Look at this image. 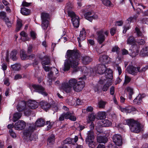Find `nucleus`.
<instances>
[{
    "label": "nucleus",
    "mask_w": 148,
    "mask_h": 148,
    "mask_svg": "<svg viewBox=\"0 0 148 148\" xmlns=\"http://www.w3.org/2000/svg\"><path fill=\"white\" fill-rule=\"evenodd\" d=\"M51 106L50 107L54 111V112H56L58 109V107L54 101H52L51 103Z\"/></svg>",
    "instance_id": "nucleus-37"
},
{
    "label": "nucleus",
    "mask_w": 148,
    "mask_h": 148,
    "mask_svg": "<svg viewBox=\"0 0 148 148\" xmlns=\"http://www.w3.org/2000/svg\"><path fill=\"white\" fill-rule=\"evenodd\" d=\"M105 76L106 79H104V80H106L107 79H109V82H111V80H112L113 78L112 71L109 69H107L106 70L105 73Z\"/></svg>",
    "instance_id": "nucleus-18"
},
{
    "label": "nucleus",
    "mask_w": 148,
    "mask_h": 148,
    "mask_svg": "<svg viewBox=\"0 0 148 148\" xmlns=\"http://www.w3.org/2000/svg\"><path fill=\"white\" fill-rule=\"evenodd\" d=\"M9 132L10 136L13 138H15L16 137L15 133L14 132L12 129H10L9 130Z\"/></svg>",
    "instance_id": "nucleus-57"
},
{
    "label": "nucleus",
    "mask_w": 148,
    "mask_h": 148,
    "mask_svg": "<svg viewBox=\"0 0 148 148\" xmlns=\"http://www.w3.org/2000/svg\"><path fill=\"white\" fill-rule=\"evenodd\" d=\"M116 29L115 28H112L110 30V33L111 35L113 36L115 34Z\"/></svg>",
    "instance_id": "nucleus-64"
},
{
    "label": "nucleus",
    "mask_w": 148,
    "mask_h": 148,
    "mask_svg": "<svg viewBox=\"0 0 148 148\" xmlns=\"http://www.w3.org/2000/svg\"><path fill=\"white\" fill-rule=\"evenodd\" d=\"M97 141L99 143H106L108 140L107 138L106 137L102 136H98L97 137Z\"/></svg>",
    "instance_id": "nucleus-32"
},
{
    "label": "nucleus",
    "mask_w": 148,
    "mask_h": 148,
    "mask_svg": "<svg viewBox=\"0 0 148 148\" xmlns=\"http://www.w3.org/2000/svg\"><path fill=\"white\" fill-rule=\"evenodd\" d=\"M22 26V24L21 21L20 20H17V21L16 27V31L18 32L20 30Z\"/></svg>",
    "instance_id": "nucleus-45"
},
{
    "label": "nucleus",
    "mask_w": 148,
    "mask_h": 148,
    "mask_svg": "<svg viewBox=\"0 0 148 148\" xmlns=\"http://www.w3.org/2000/svg\"><path fill=\"white\" fill-rule=\"evenodd\" d=\"M125 124L129 126L131 131L135 133H138L140 131L143 126H141L140 123L137 121L133 119H129L127 120L125 122Z\"/></svg>",
    "instance_id": "nucleus-3"
},
{
    "label": "nucleus",
    "mask_w": 148,
    "mask_h": 148,
    "mask_svg": "<svg viewBox=\"0 0 148 148\" xmlns=\"http://www.w3.org/2000/svg\"><path fill=\"white\" fill-rule=\"evenodd\" d=\"M16 50L12 51L10 54V58L13 60H16Z\"/></svg>",
    "instance_id": "nucleus-46"
},
{
    "label": "nucleus",
    "mask_w": 148,
    "mask_h": 148,
    "mask_svg": "<svg viewBox=\"0 0 148 148\" xmlns=\"http://www.w3.org/2000/svg\"><path fill=\"white\" fill-rule=\"evenodd\" d=\"M112 140L115 145L119 146L121 145L122 143V139L120 135L116 134L113 136Z\"/></svg>",
    "instance_id": "nucleus-12"
},
{
    "label": "nucleus",
    "mask_w": 148,
    "mask_h": 148,
    "mask_svg": "<svg viewBox=\"0 0 148 148\" xmlns=\"http://www.w3.org/2000/svg\"><path fill=\"white\" fill-rule=\"evenodd\" d=\"M77 82L78 81L76 79L72 78L69 80L67 82L72 88V87L73 88V86L76 85Z\"/></svg>",
    "instance_id": "nucleus-36"
},
{
    "label": "nucleus",
    "mask_w": 148,
    "mask_h": 148,
    "mask_svg": "<svg viewBox=\"0 0 148 148\" xmlns=\"http://www.w3.org/2000/svg\"><path fill=\"white\" fill-rule=\"evenodd\" d=\"M109 57L107 55L101 56L99 59V61L101 63H106L108 62Z\"/></svg>",
    "instance_id": "nucleus-27"
},
{
    "label": "nucleus",
    "mask_w": 148,
    "mask_h": 148,
    "mask_svg": "<svg viewBox=\"0 0 148 148\" xmlns=\"http://www.w3.org/2000/svg\"><path fill=\"white\" fill-rule=\"evenodd\" d=\"M108 31L101 29L97 32V40L99 44H102L105 40L106 37L108 36Z\"/></svg>",
    "instance_id": "nucleus-4"
},
{
    "label": "nucleus",
    "mask_w": 148,
    "mask_h": 148,
    "mask_svg": "<svg viewBox=\"0 0 148 148\" xmlns=\"http://www.w3.org/2000/svg\"><path fill=\"white\" fill-rule=\"evenodd\" d=\"M92 15V12H88L84 14V16L86 19L90 21H91L94 19H96L98 18V16L96 15H94L91 16Z\"/></svg>",
    "instance_id": "nucleus-17"
},
{
    "label": "nucleus",
    "mask_w": 148,
    "mask_h": 148,
    "mask_svg": "<svg viewBox=\"0 0 148 148\" xmlns=\"http://www.w3.org/2000/svg\"><path fill=\"white\" fill-rule=\"evenodd\" d=\"M22 115L21 114L17 112L14 114L13 117V122H15L19 119L21 116Z\"/></svg>",
    "instance_id": "nucleus-41"
},
{
    "label": "nucleus",
    "mask_w": 148,
    "mask_h": 148,
    "mask_svg": "<svg viewBox=\"0 0 148 148\" xmlns=\"http://www.w3.org/2000/svg\"><path fill=\"white\" fill-rule=\"evenodd\" d=\"M30 34L31 37L33 40H35L36 39V34L34 32L32 31L30 32Z\"/></svg>",
    "instance_id": "nucleus-55"
},
{
    "label": "nucleus",
    "mask_w": 148,
    "mask_h": 148,
    "mask_svg": "<svg viewBox=\"0 0 148 148\" xmlns=\"http://www.w3.org/2000/svg\"><path fill=\"white\" fill-rule=\"evenodd\" d=\"M127 44L129 45H134L136 42V40L133 36H130L127 39Z\"/></svg>",
    "instance_id": "nucleus-28"
},
{
    "label": "nucleus",
    "mask_w": 148,
    "mask_h": 148,
    "mask_svg": "<svg viewBox=\"0 0 148 148\" xmlns=\"http://www.w3.org/2000/svg\"><path fill=\"white\" fill-rule=\"evenodd\" d=\"M71 67V65H70L69 62L68 60L67 62H64V66L62 68V70L64 71H68L70 69Z\"/></svg>",
    "instance_id": "nucleus-31"
},
{
    "label": "nucleus",
    "mask_w": 148,
    "mask_h": 148,
    "mask_svg": "<svg viewBox=\"0 0 148 148\" xmlns=\"http://www.w3.org/2000/svg\"><path fill=\"white\" fill-rule=\"evenodd\" d=\"M78 139V137L76 136H75L74 138H67L62 142V144H74V143H76Z\"/></svg>",
    "instance_id": "nucleus-11"
},
{
    "label": "nucleus",
    "mask_w": 148,
    "mask_h": 148,
    "mask_svg": "<svg viewBox=\"0 0 148 148\" xmlns=\"http://www.w3.org/2000/svg\"><path fill=\"white\" fill-rule=\"evenodd\" d=\"M66 55L69 58L68 61L71 67L74 69L73 72L78 71L79 69L78 66L79 64L81 56L79 51L76 49L68 50L67 51Z\"/></svg>",
    "instance_id": "nucleus-2"
},
{
    "label": "nucleus",
    "mask_w": 148,
    "mask_h": 148,
    "mask_svg": "<svg viewBox=\"0 0 148 148\" xmlns=\"http://www.w3.org/2000/svg\"><path fill=\"white\" fill-rule=\"evenodd\" d=\"M45 121L40 118L36 121L35 125L34 124H29L27 125L23 133L25 139L30 140H36L38 138L37 135L34 133V131L36 130V126L38 127H43L45 125Z\"/></svg>",
    "instance_id": "nucleus-1"
},
{
    "label": "nucleus",
    "mask_w": 148,
    "mask_h": 148,
    "mask_svg": "<svg viewBox=\"0 0 148 148\" xmlns=\"http://www.w3.org/2000/svg\"><path fill=\"white\" fill-rule=\"evenodd\" d=\"M68 14L71 17V20L74 27L77 28L78 27L79 24V17L73 12H69Z\"/></svg>",
    "instance_id": "nucleus-7"
},
{
    "label": "nucleus",
    "mask_w": 148,
    "mask_h": 148,
    "mask_svg": "<svg viewBox=\"0 0 148 148\" xmlns=\"http://www.w3.org/2000/svg\"><path fill=\"white\" fill-rule=\"evenodd\" d=\"M107 70L106 67L105 65L103 64H99L97 67L96 70V73L100 74H102L106 72Z\"/></svg>",
    "instance_id": "nucleus-14"
},
{
    "label": "nucleus",
    "mask_w": 148,
    "mask_h": 148,
    "mask_svg": "<svg viewBox=\"0 0 148 148\" xmlns=\"http://www.w3.org/2000/svg\"><path fill=\"white\" fill-rule=\"evenodd\" d=\"M71 114L69 112H67L66 113H63L60 115L59 118V120L60 121H63L65 119H68V118L70 116Z\"/></svg>",
    "instance_id": "nucleus-22"
},
{
    "label": "nucleus",
    "mask_w": 148,
    "mask_h": 148,
    "mask_svg": "<svg viewBox=\"0 0 148 148\" xmlns=\"http://www.w3.org/2000/svg\"><path fill=\"white\" fill-rule=\"evenodd\" d=\"M44 70L47 72L49 71L50 70H51L52 68H50L48 66H46L45 65L42 66Z\"/></svg>",
    "instance_id": "nucleus-61"
},
{
    "label": "nucleus",
    "mask_w": 148,
    "mask_h": 148,
    "mask_svg": "<svg viewBox=\"0 0 148 148\" xmlns=\"http://www.w3.org/2000/svg\"><path fill=\"white\" fill-rule=\"evenodd\" d=\"M91 59L89 57L86 56L83 57L82 59L83 63L86 64L89 63L91 61Z\"/></svg>",
    "instance_id": "nucleus-42"
},
{
    "label": "nucleus",
    "mask_w": 148,
    "mask_h": 148,
    "mask_svg": "<svg viewBox=\"0 0 148 148\" xmlns=\"http://www.w3.org/2000/svg\"><path fill=\"white\" fill-rule=\"evenodd\" d=\"M46 124L47 125V130H48L51 128L53 123L52 122L51 123L50 121H47L46 122Z\"/></svg>",
    "instance_id": "nucleus-51"
},
{
    "label": "nucleus",
    "mask_w": 148,
    "mask_h": 148,
    "mask_svg": "<svg viewBox=\"0 0 148 148\" xmlns=\"http://www.w3.org/2000/svg\"><path fill=\"white\" fill-rule=\"evenodd\" d=\"M86 38V32L85 30L83 29L80 32L79 37L77 38V39L81 40H84Z\"/></svg>",
    "instance_id": "nucleus-25"
},
{
    "label": "nucleus",
    "mask_w": 148,
    "mask_h": 148,
    "mask_svg": "<svg viewBox=\"0 0 148 148\" xmlns=\"http://www.w3.org/2000/svg\"><path fill=\"white\" fill-rule=\"evenodd\" d=\"M55 136L53 134L51 135L48 138L47 144L49 145H52L55 143Z\"/></svg>",
    "instance_id": "nucleus-23"
},
{
    "label": "nucleus",
    "mask_w": 148,
    "mask_h": 148,
    "mask_svg": "<svg viewBox=\"0 0 148 148\" xmlns=\"http://www.w3.org/2000/svg\"><path fill=\"white\" fill-rule=\"evenodd\" d=\"M101 125L103 127H108L111 124V122L108 120H104L102 121Z\"/></svg>",
    "instance_id": "nucleus-40"
},
{
    "label": "nucleus",
    "mask_w": 148,
    "mask_h": 148,
    "mask_svg": "<svg viewBox=\"0 0 148 148\" xmlns=\"http://www.w3.org/2000/svg\"><path fill=\"white\" fill-rule=\"evenodd\" d=\"M21 12L23 15H27L30 14V10L25 8H21Z\"/></svg>",
    "instance_id": "nucleus-35"
},
{
    "label": "nucleus",
    "mask_w": 148,
    "mask_h": 148,
    "mask_svg": "<svg viewBox=\"0 0 148 148\" xmlns=\"http://www.w3.org/2000/svg\"><path fill=\"white\" fill-rule=\"evenodd\" d=\"M141 96L138 95L134 100V103L138 105H141L143 102V101L141 99Z\"/></svg>",
    "instance_id": "nucleus-29"
},
{
    "label": "nucleus",
    "mask_w": 148,
    "mask_h": 148,
    "mask_svg": "<svg viewBox=\"0 0 148 148\" xmlns=\"http://www.w3.org/2000/svg\"><path fill=\"white\" fill-rule=\"evenodd\" d=\"M107 103V101L100 100L98 101L97 106L99 108L104 109L105 108V105Z\"/></svg>",
    "instance_id": "nucleus-30"
},
{
    "label": "nucleus",
    "mask_w": 148,
    "mask_h": 148,
    "mask_svg": "<svg viewBox=\"0 0 148 148\" xmlns=\"http://www.w3.org/2000/svg\"><path fill=\"white\" fill-rule=\"evenodd\" d=\"M126 91L128 94V98L129 99H132V95L134 94L133 89L130 87H128L126 88Z\"/></svg>",
    "instance_id": "nucleus-26"
},
{
    "label": "nucleus",
    "mask_w": 148,
    "mask_h": 148,
    "mask_svg": "<svg viewBox=\"0 0 148 148\" xmlns=\"http://www.w3.org/2000/svg\"><path fill=\"white\" fill-rule=\"evenodd\" d=\"M70 113L71 114L70 116H69V117L68 118V119H69L70 120L73 121H75L76 120V118L74 116L72 115V113L70 112Z\"/></svg>",
    "instance_id": "nucleus-59"
},
{
    "label": "nucleus",
    "mask_w": 148,
    "mask_h": 148,
    "mask_svg": "<svg viewBox=\"0 0 148 148\" xmlns=\"http://www.w3.org/2000/svg\"><path fill=\"white\" fill-rule=\"evenodd\" d=\"M41 63L42 66L49 65L50 63V60L49 58L46 57H44L42 59Z\"/></svg>",
    "instance_id": "nucleus-33"
},
{
    "label": "nucleus",
    "mask_w": 148,
    "mask_h": 148,
    "mask_svg": "<svg viewBox=\"0 0 148 148\" xmlns=\"http://www.w3.org/2000/svg\"><path fill=\"white\" fill-rule=\"evenodd\" d=\"M95 117V115L93 113L90 114L88 116L89 119L90 121H94Z\"/></svg>",
    "instance_id": "nucleus-53"
},
{
    "label": "nucleus",
    "mask_w": 148,
    "mask_h": 148,
    "mask_svg": "<svg viewBox=\"0 0 148 148\" xmlns=\"http://www.w3.org/2000/svg\"><path fill=\"white\" fill-rule=\"evenodd\" d=\"M61 89L66 93L70 92L72 90V88L68 82H64L62 83Z\"/></svg>",
    "instance_id": "nucleus-16"
},
{
    "label": "nucleus",
    "mask_w": 148,
    "mask_h": 148,
    "mask_svg": "<svg viewBox=\"0 0 148 148\" xmlns=\"http://www.w3.org/2000/svg\"><path fill=\"white\" fill-rule=\"evenodd\" d=\"M138 50H137L136 51H133L132 53L131 56L132 57H134L138 54Z\"/></svg>",
    "instance_id": "nucleus-63"
},
{
    "label": "nucleus",
    "mask_w": 148,
    "mask_h": 148,
    "mask_svg": "<svg viewBox=\"0 0 148 148\" xmlns=\"http://www.w3.org/2000/svg\"><path fill=\"white\" fill-rule=\"evenodd\" d=\"M75 127L76 130L79 131H81L86 127L85 125H83L78 123L75 124Z\"/></svg>",
    "instance_id": "nucleus-39"
},
{
    "label": "nucleus",
    "mask_w": 148,
    "mask_h": 148,
    "mask_svg": "<svg viewBox=\"0 0 148 148\" xmlns=\"http://www.w3.org/2000/svg\"><path fill=\"white\" fill-rule=\"evenodd\" d=\"M26 103L28 107L32 109H36L38 106V103L34 100H29Z\"/></svg>",
    "instance_id": "nucleus-13"
},
{
    "label": "nucleus",
    "mask_w": 148,
    "mask_h": 148,
    "mask_svg": "<svg viewBox=\"0 0 148 148\" xmlns=\"http://www.w3.org/2000/svg\"><path fill=\"white\" fill-rule=\"evenodd\" d=\"M20 56L21 59L23 60H27L28 56L26 54L25 52L23 50H21L20 52Z\"/></svg>",
    "instance_id": "nucleus-43"
},
{
    "label": "nucleus",
    "mask_w": 148,
    "mask_h": 148,
    "mask_svg": "<svg viewBox=\"0 0 148 148\" xmlns=\"http://www.w3.org/2000/svg\"><path fill=\"white\" fill-rule=\"evenodd\" d=\"M119 108L120 109L121 112L126 113H130L136 110V109L134 107L130 106L124 108H122L121 107H120Z\"/></svg>",
    "instance_id": "nucleus-15"
},
{
    "label": "nucleus",
    "mask_w": 148,
    "mask_h": 148,
    "mask_svg": "<svg viewBox=\"0 0 148 148\" xmlns=\"http://www.w3.org/2000/svg\"><path fill=\"white\" fill-rule=\"evenodd\" d=\"M32 86L36 91L41 94L44 96H46L47 95V93L45 91L44 88L41 86L34 84Z\"/></svg>",
    "instance_id": "nucleus-9"
},
{
    "label": "nucleus",
    "mask_w": 148,
    "mask_h": 148,
    "mask_svg": "<svg viewBox=\"0 0 148 148\" xmlns=\"http://www.w3.org/2000/svg\"><path fill=\"white\" fill-rule=\"evenodd\" d=\"M49 14L46 13H42L41 14V18L42 21L45 20H48L47 19L49 18Z\"/></svg>",
    "instance_id": "nucleus-44"
},
{
    "label": "nucleus",
    "mask_w": 148,
    "mask_h": 148,
    "mask_svg": "<svg viewBox=\"0 0 148 148\" xmlns=\"http://www.w3.org/2000/svg\"><path fill=\"white\" fill-rule=\"evenodd\" d=\"M33 46L32 45H29L28 46L27 53H31L32 51Z\"/></svg>",
    "instance_id": "nucleus-58"
},
{
    "label": "nucleus",
    "mask_w": 148,
    "mask_h": 148,
    "mask_svg": "<svg viewBox=\"0 0 148 148\" xmlns=\"http://www.w3.org/2000/svg\"><path fill=\"white\" fill-rule=\"evenodd\" d=\"M26 126L25 122L23 121H19L16 122L14 125V129L16 130H21L25 127Z\"/></svg>",
    "instance_id": "nucleus-10"
},
{
    "label": "nucleus",
    "mask_w": 148,
    "mask_h": 148,
    "mask_svg": "<svg viewBox=\"0 0 148 148\" xmlns=\"http://www.w3.org/2000/svg\"><path fill=\"white\" fill-rule=\"evenodd\" d=\"M134 32L136 34L137 37L145 38L142 32L140 31L138 26L137 25L136 27Z\"/></svg>",
    "instance_id": "nucleus-21"
},
{
    "label": "nucleus",
    "mask_w": 148,
    "mask_h": 148,
    "mask_svg": "<svg viewBox=\"0 0 148 148\" xmlns=\"http://www.w3.org/2000/svg\"><path fill=\"white\" fill-rule=\"evenodd\" d=\"M102 3L104 5L107 6H110L112 5L111 2L109 0H102Z\"/></svg>",
    "instance_id": "nucleus-49"
},
{
    "label": "nucleus",
    "mask_w": 148,
    "mask_h": 148,
    "mask_svg": "<svg viewBox=\"0 0 148 148\" xmlns=\"http://www.w3.org/2000/svg\"><path fill=\"white\" fill-rule=\"evenodd\" d=\"M127 72L130 74L134 75H137L138 72H140L139 67H135L132 66H129L127 68Z\"/></svg>",
    "instance_id": "nucleus-8"
},
{
    "label": "nucleus",
    "mask_w": 148,
    "mask_h": 148,
    "mask_svg": "<svg viewBox=\"0 0 148 148\" xmlns=\"http://www.w3.org/2000/svg\"><path fill=\"white\" fill-rule=\"evenodd\" d=\"M26 103L24 101H22L18 103L17 106V109L19 112L24 111L25 115L29 116L31 114V110L26 107Z\"/></svg>",
    "instance_id": "nucleus-5"
},
{
    "label": "nucleus",
    "mask_w": 148,
    "mask_h": 148,
    "mask_svg": "<svg viewBox=\"0 0 148 148\" xmlns=\"http://www.w3.org/2000/svg\"><path fill=\"white\" fill-rule=\"evenodd\" d=\"M31 3H28L26 1H24L22 2V5L23 6L28 7L30 5Z\"/></svg>",
    "instance_id": "nucleus-62"
},
{
    "label": "nucleus",
    "mask_w": 148,
    "mask_h": 148,
    "mask_svg": "<svg viewBox=\"0 0 148 148\" xmlns=\"http://www.w3.org/2000/svg\"><path fill=\"white\" fill-rule=\"evenodd\" d=\"M89 141V142H86L87 144H88L90 148H94L95 146V142H94V140H90Z\"/></svg>",
    "instance_id": "nucleus-48"
},
{
    "label": "nucleus",
    "mask_w": 148,
    "mask_h": 148,
    "mask_svg": "<svg viewBox=\"0 0 148 148\" xmlns=\"http://www.w3.org/2000/svg\"><path fill=\"white\" fill-rule=\"evenodd\" d=\"M11 67L14 71H18L21 68V65L19 64H15L11 66Z\"/></svg>",
    "instance_id": "nucleus-47"
},
{
    "label": "nucleus",
    "mask_w": 148,
    "mask_h": 148,
    "mask_svg": "<svg viewBox=\"0 0 148 148\" xmlns=\"http://www.w3.org/2000/svg\"><path fill=\"white\" fill-rule=\"evenodd\" d=\"M112 84V82H107L106 84L103 86L101 88L102 90L104 92L106 91Z\"/></svg>",
    "instance_id": "nucleus-34"
},
{
    "label": "nucleus",
    "mask_w": 148,
    "mask_h": 148,
    "mask_svg": "<svg viewBox=\"0 0 148 148\" xmlns=\"http://www.w3.org/2000/svg\"><path fill=\"white\" fill-rule=\"evenodd\" d=\"M140 55L142 57L148 56V46L143 48L140 51Z\"/></svg>",
    "instance_id": "nucleus-24"
},
{
    "label": "nucleus",
    "mask_w": 148,
    "mask_h": 148,
    "mask_svg": "<svg viewBox=\"0 0 148 148\" xmlns=\"http://www.w3.org/2000/svg\"><path fill=\"white\" fill-rule=\"evenodd\" d=\"M85 79V76L79 78V79H81L82 80L78 81L76 85L73 86V89L75 91L79 92L82 90L85 86V82L83 80Z\"/></svg>",
    "instance_id": "nucleus-6"
},
{
    "label": "nucleus",
    "mask_w": 148,
    "mask_h": 148,
    "mask_svg": "<svg viewBox=\"0 0 148 148\" xmlns=\"http://www.w3.org/2000/svg\"><path fill=\"white\" fill-rule=\"evenodd\" d=\"M51 102L52 101L49 103L47 102L42 101L40 102V105L41 108L45 111H47L51 107Z\"/></svg>",
    "instance_id": "nucleus-20"
},
{
    "label": "nucleus",
    "mask_w": 148,
    "mask_h": 148,
    "mask_svg": "<svg viewBox=\"0 0 148 148\" xmlns=\"http://www.w3.org/2000/svg\"><path fill=\"white\" fill-rule=\"evenodd\" d=\"M120 50L119 48L117 46H115L112 48V52L118 53Z\"/></svg>",
    "instance_id": "nucleus-56"
},
{
    "label": "nucleus",
    "mask_w": 148,
    "mask_h": 148,
    "mask_svg": "<svg viewBox=\"0 0 148 148\" xmlns=\"http://www.w3.org/2000/svg\"><path fill=\"white\" fill-rule=\"evenodd\" d=\"M98 116L100 119H101L106 117V113L104 112H100L98 114Z\"/></svg>",
    "instance_id": "nucleus-54"
},
{
    "label": "nucleus",
    "mask_w": 148,
    "mask_h": 148,
    "mask_svg": "<svg viewBox=\"0 0 148 148\" xmlns=\"http://www.w3.org/2000/svg\"><path fill=\"white\" fill-rule=\"evenodd\" d=\"M49 22L48 20H45L42 21L41 26L42 28L45 30L47 29L48 27Z\"/></svg>",
    "instance_id": "nucleus-38"
},
{
    "label": "nucleus",
    "mask_w": 148,
    "mask_h": 148,
    "mask_svg": "<svg viewBox=\"0 0 148 148\" xmlns=\"http://www.w3.org/2000/svg\"><path fill=\"white\" fill-rule=\"evenodd\" d=\"M131 78L129 76L127 75H125V81L124 84L125 85L127 84L130 82Z\"/></svg>",
    "instance_id": "nucleus-52"
},
{
    "label": "nucleus",
    "mask_w": 148,
    "mask_h": 148,
    "mask_svg": "<svg viewBox=\"0 0 148 148\" xmlns=\"http://www.w3.org/2000/svg\"><path fill=\"white\" fill-rule=\"evenodd\" d=\"M130 26L129 25L125 26L124 27V29L123 31V33L125 34L126 33L127 31L130 28Z\"/></svg>",
    "instance_id": "nucleus-60"
},
{
    "label": "nucleus",
    "mask_w": 148,
    "mask_h": 148,
    "mask_svg": "<svg viewBox=\"0 0 148 148\" xmlns=\"http://www.w3.org/2000/svg\"><path fill=\"white\" fill-rule=\"evenodd\" d=\"M94 134L93 131L90 130L88 131L87 133L85 141L89 142L90 140H94Z\"/></svg>",
    "instance_id": "nucleus-19"
},
{
    "label": "nucleus",
    "mask_w": 148,
    "mask_h": 148,
    "mask_svg": "<svg viewBox=\"0 0 148 148\" xmlns=\"http://www.w3.org/2000/svg\"><path fill=\"white\" fill-rule=\"evenodd\" d=\"M137 18V17L135 16H134L133 17H130L127 20V21L128 22V23H130L131 22H133L134 21L136 20Z\"/></svg>",
    "instance_id": "nucleus-50"
}]
</instances>
